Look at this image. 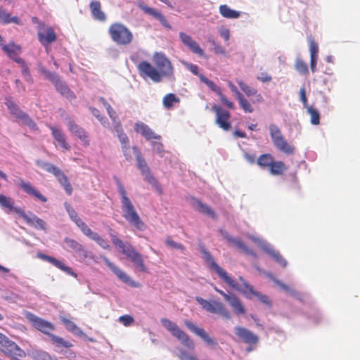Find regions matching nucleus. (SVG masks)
Instances as JSON below:
<instances>
[{"mask_svg": "<svg viewBox=\"0 0 360 360\" xmlns=\"http://www.w3.org/2000/svg\"><path fill=\"white\" fill-rule=\"evenodd\" d=\"M156 67L149 62L143 60L137 65L139 75L149 78L155 83L160 82L163 77H171L174 75V68L170 60L162 53H155L153 57Z\"/></svg>", "mask_w": 360, "mask_h": 360, "instance_id": "nucleus-1", "label": "nucleus"}, {"mask_svg": "<svg viewBox=\"0 0 360 360\" xmlns=\"http://www.w3.org/2000/svg\"><path fill=\"white\" fill-rule=\"evenodd\" d=\"M119 193L121 195V207L122 217L129 224L139 231H144L146 228L145 223L142 221L131 200L127 197V191L120 179L114 177Z\"/></svg>", "mask_w": 360, "mask_h": 360, "instance_id": "nucleus-2", "label": "nucleus"}, {"mask_svg": "<svg viewBox=\"0 0 360 360\" xmlns=\"http://www.w3.org/2000/svg\"><path fill=\"white\" fill-rule=\"evenodd\" d=\"M111 240L113 245L121 249L122 253L134 264L136 268L141 272H147L148 268L144 263L143 255L130 243H124L116 236H111Z\"/></svg>", "mask_w": 360, "mask_h": 360, "instance_id": "nucleus-3", "label": "nucleus"}, {"mask_svg": "<svg viewBox=\"0 0 360 360\" xmlns=\"http://www.w3.org/2000/svg\"><path fill=\"white\" fill-rule=\"evenodd\" d=\"M108 34L113 42L120 46L130 44L134 35L131 31L122 22L112 23L108 28Z\"/></svg>", "mask_w": 360, "mask_h": 360, "instance_id": "nucleus-4", "label": "nucleus"}, {"mask_svg": "<svg viewBox=\"0 0 360 360\" xmlns=\"http://www.w3.org/2000/svg\"><path fill=\"white\" fill-rule=\"evenodd\" d=\"M162 326L167 329L170 333L178 339L182 345L190 349L195 348L193 341L190 338L189 335L181 330L178 325L167 318H162L160 320Z\"/></svg>", "mask_w": 360, "mask_h": 360, "instance_id": "nucleus-5", "label": "nucleus"}, {"mask_svg": "<svg viewBox=\"0 0 360 360\" xmlns=\"http://www.w3.org/2000/svg\"><path fill=\"white\" fill-rule=\"evenodd\" d=\"M201 252L203 255L202 257L204 260L209 264L210 268L213 269L216 271L221 279H222L232 288L239 290L238 283L231 278L224 269L215 262L210 252H208L205 248H201Z\"/></svg>", "mask_w": 360, "mask_h": 360, "instance_id": "nucleus-6", "label": "nucleus"}, {"mask_svg": "<svg viewBox=\"0 0 360 360\" xmlns=\"http://www.w3.org/2000/svg\"><path fill=\"white\" fill-rule=\"evenodd\" d=\"M269 130L274 146L285 155H292L295 152V147L287 141L280 129L276 125L271 124L269 126Z\"/></svg>", "mask_w": 360, "mask_h": 360, "instance_id": "nucleus-7", "label": "nucleus"}, {"mask_svg": "<svg viewBox=\"0 0 360 360\" xmlns=\"http://www.w3.org/2000/svg\"><path fill=\"white\" fill-rule=\"evenodd\" d=\"M5 105L7 106L10 113L13 115L17 120L21 121L25 125L28 126L32 129H37V124L24 112L20 107L12 100L11 97L6 98Z\"/></svg>", "mask_w": 360, "mask_h": 360, "instance_id": "nucleus-8", "label": "nucleus"}, {"mask_svg": "<svg viewBox=\"0 0 360 360\" xmlns=\"http://www.w3.org/2000/svg\"><path fill=\"white\" fill-rule=\"evenodd\" d=\"M195 300L206 311L212 314H219L222 317L226 319H231L230 312L227 310V309L222 302L215 300L210 302L203 299L201 297H196Z\"/></svg>", "mask_w": 360, "mask_h": 360, "instance_id": "nucleus-9", "label": "nucleus"}, {"mask_svg": "<svg viewBox=\"0 0 360 360\" xmlns=\"http://www.w3.org/2000/svg\"><path fill=\"white\" fill-rule=\"evenodd\" d=\"M46 171L53 174L57 179L59 184L63 187L68 195L72 193V187L67 176L58 167L49 162H43L41 165Z\"/></svg>", "mask_w": 360, "mask_h": 360, "instance_id": "nucleus-10", "label": "nucleus"}, {"mask_svg": "<svg viewBox=\"0 0 360 360\" xmlns=\"http://www.w3.org/2000/svg\"><path fill=\"white\" fill-rule=\"evenodd\" d=\"M133 150L136 155V165L141 170L142 174L145 176V179L153 186L158 188L159 184L156 179L152 175L150 170L140 150L136 146L133 147Z\"/></svg>", "mask_w": 360, "mask_h": 360, "instance_id": "nucleus-11", "label": "nucleus"}, {"mask_svg": "<svg viewBox=\"0 0 360 360\" xmlns=\"http://www.w3.org/2000/svg\"><path fill=\"white\" fill-rule=\"evenodd\" d=\"M37 36L39 42L46 48L57 39L54 30L50 26H46L44 22H39Z\"/></svg>", "mask_w": 360, "mask_h": 360, "instance_id": "nucleus-12", "label": "nucleus"}, {"mask_svg": "<svg viewBox=\"0 0 360 360\" xmlns=\"http://www.w3.org/2000/svg\"><path fill=\"white\" fill-rule=\"evenodd\" d=\"M212 109L216 114L215 123L223 130L229 131L231 129V113L217 105H214Z\"/></svg>", "mask_w": 360, "mask_h": 360, "instance_id": "nucleus-13", "label": "nucleus"}, {"mask_svg": "<svg viewBox=\"0 0 360 360\" xmlns=\"http://www.w3.org/2000/svg\"><path fill=\"white\" fill-rule=\"evenodd\" d=\"M103 259L107 266L116 275L118 279L131 287L137 288L139 283L133 281L124 271L111 262L107 257H103Z\"/></svg>", "mask_w": 360, "mask_h": 360, "instance_id": "nucleus-14", "label": "nucleus"}, {"mask_svg": "<svg viewBox=\"0 0 360 360\" xmlns=\"http://www.w3.org/2000/svg\"><path fill=\"white\" fill-rule=\"evenodd\" d=\"M214 289L216 292L219 293L221 295L223 296L224 300L227 301L232 309H233L234 312L237 314H245L246 311L241 301L238 297H237L236 295L231 294H226L223 290L219 289L217 287L214 286Z\"/></svg>", "mask_w": 360, "mask_h": 360, "instance_id": "nucleus-15", "label": "nucleus"}, {"mask_svg": "<svg viewBox=\"0 0 360 360\" xmlns=\"http://www.w3.org/2000/svg\"><path fill=\"white\" fill-rule=\"evenodd\" d=\"M27 318L36 329L49 336L51 334V332L55 330L53 323L34 314H30Z\"/></svg>", "mask_w": 360, "mask_h": 360, "instance_id": "nucleus-16", "label": "nucleus"}, {"mask_svg": "<svg viewBox=\"0 0 360 360\" xmlns=\"http://www.w3.org/2000/svg\"><path fill=\"white\" fill-rule=\"evenodd\" d=\"M200 79L201 82L205 83L207 86L214 92L217 94L219 96L220 101L221 103L225 105L229 109H234L235 105L234 103L230 101H229L226 96L222 94L221 88L217 86L214 82L208 79L204 75H200Z\"/></svg>", "mask_w": 360, "mask_h": 360, "instance_id": "nucleus-17", "label": "nucleus"}, {"mask_svg": "<svg viewBox=\"0 0 360 360\" xmlns=\"http://www.w3.org/2000/svg\"><path fill=\"white\" fill-rule=\"evenodd\" d=\"M185 326L196 335L199 336L207 345L217 346V342L214 340L203 328H198L188 320L184 321Z\"/></svg>", "mask_w": 360, "mask_h": 360, "instance_id": "nucleus-18", "label": "nucleus"}, {"mask_svg": "<svg viewBox=\"0 0 360 360\" xmlns=\"http://www.w3.org/2000/svg\"><path fill=\"white\" fill-rule=\"evenodd\" d=\"M69 131L75 136H77L82 143L84 146H89V138L86 131L80 126H79L75 121L70 120L68 123Z\"/></svg>", "mask_w": 360, "mask_h": 360, "instance_id": "nucleus-19", "label": "nucleus"}, {"mask_svg": "<svg viewBox=\"0 0 360 360\" xmlns=\"http://www.w3.org/2000/svg\"><path fill=\"white\" fill-rule=\"evenodd\" d=\"M179 38L181 42L193 53L203 56L205 53L200 45L190 35L185 32H179Z\"/></svg>", "mask_w": 360, "mask_h": 360, "instance_id": "nucleus-20", "label": "nucleus"}, {"mask_svg": "<svg viewBox=\"0 0 360 360\" xmlns=\"http://www.w3.org/2000/svg\"><path fill=\"white\" fill-rule=\"evenodd\" d=\"M17 212L18 214H19L30 226H33L37 229H46L45 221L43 219L39 218L37 215L31 212H30V214H26L24 210H17Z\"/></svg>", "mask_w": 360, "mask_h": 360, "instance_id": "nucleus-21", "label": "nucleus"}, {"mask_svg": "<svg viewBox=\"0 0 360 360\" xmlns=\"http://www.w3.org/2000/svg\"><path fill=\"white\" fill-rule=\"evenodd\" d=\"M37 257L42 260L51 263L56 267L65 272L67 274L77 277V274L72 271L71 267L65 266L63 262L57 259L56 258L49 256L42 252H37Z\"/></svg>", "mask_w": 360, "mask_h": 360, "instance_id": "nucleus-22", "label": "nucleus"}, {"mask_svg": "<svg viewBox=\"0 0 360 360\" xmlns=\"http://www.w3.org/2000/svg\"><path fill=\"white\" fill-rule=\"evenodd\" d=\"M134 131L143 136L146 140H160L161 136L156 134L146 124L143 122H137L134 124Z\"/></svg>", "mask_w": 360, "mask_h": 360, "instance_id": "nucleus-23", "label": "nucleus"}, {"mask_svg": "<svg viewBox=\"0 0 360 360\" xmlns=\"http://www.w3.org/2000/svg\"><path fill=\"white\" fill-rule=\"evenodd\" d=\"M236 334L246 344L257 345L259 342V338L257 335L247 328L241 326H238L235 328Z\"/></svg>", "mask_w": 360, "mask_h": 360, "instance_id": "nucleus-24", "label": "nucleus"}, {"mask_svg": "<svg viewBox=\"0 0 360 360\" xmlns=\"http://www.w3.org/2000/svg\"><path fill=\"white\" fill-rule=\"evenodd\" d=\"M219 231L224 238H226L231 243L235 245L238 248L241 250L245 255L257 257L256 253H255L251 249H250L247 245H245L243 241L230 236L229 233L226 231L220 229L219 230Z\"/></svg>", "mask_w": 360, "mask_h": 360, "instance_id": "nucleus-25", "label": "nucleus"}, {"mask_svg": "<svg viewBox=\"0 0 360 360\" xmlns=\"http://www.w3.org/2000/svg\"><path fill=\"white\" fill-rule=\"evenodd\" d=\"M236 82L240 87L241 90L246 94L247 96H254V98L252 99V103H259L263 101L262 96L257 92V90L256 89L248 86L241 79H237Z\"/></svg>", "mask_w": 360, "mask_h": 360, "instance_id": "nucleus-26", "label": "nucleus"}, {"mask_svg": "<svg viewBox=\"0 0 360 360\" xmlns=\"http://www.w3.org/2000/svg\"><path fill=\"white\" fill-rule=\"evenodd\" d=\"M2 49L13 61L18 64L23 63L24 60L19 57V54L22 51L19 45H15L14 43H10L7 45L2 44Z\"/></svg>", "mask_w": 360, "mask_h": 360, "instance_id": "nucleus-27", "label": "nucleus"}, {"mask_svg": "<svg viewBox=\"0 0 360 360\" xmlns=\"http://www.w3.org/2000/svg\"><path fill=\"white\" fill-rule=\"evenodd\" d=\"M18 185L20 188L23 190L26 193L34 196L35 198L40 201L45 202L47 201V198L41 195L39 191H37L30 182L25 181L23 179H20Z\"/></svg>", "mask_w": 360, "mask_h": 360, "instance_id": "nucleus-28", "label": "nucleus"}, {"mask_svg": "<svg viewBox=\"0 0 360 360\" xmlns=\"http://www.w3.org/2000/svg\"><path fill=\"white\" fill-rule=\"evenodd\" d=\"M49 129L51 131V134L53 139L61 147V148L64 150H69L70 149V146L68 143L66 136L62 130L53 126H49Z\"/></svg>", "mask_w": 360, "mask_h": 360, "instance_id": "nucleus-29", "label": "nucleus"}, {"mask_svg": "<svg viewBox=\"0 0 360 360\" xmlns=\"http://www.w3.org/2000/svg\"><path fill=\"white\" fill-rule=\"evenodd\" d=\"M115 129L117 134L119 140L122 144V152L124 156H127V151L129 150V140L127 134L124 132L120 122H116Z\"/></svg>", "mask_w": 360, "mask_h": 360, "instance_id": "nucleus-30", "label": "nucleus"}, {"mask_svg": "<svg viewBox=\"0 0 360 360\" xmlns=\"http://www.w3.org/2000/svg\"><path fill=\"white\" fill-rule=\"evenodd\" d=\"M141 9L146 13L153 16V18H155V19L159 20V22L161 23V25L162 26H164L165 27H166L167 29L170 30L172 28L170 24L167 20L165 16L164 15H162L158 10L150 8V7H148L147 6H142Z\"/></svg>", "mask_w": 360, "mask_h": 360, "instance_id": "nucleus-31", "label": "nucleus"}, {"mask_svg": "<svg viewBox=\"0 0 360 360\" xmlns=\"http://www.w3.org/2000/svg\"><path fill=\"white\" fill-rule=\"evenodd\" d=\"M193 205L195 210L198 212L207 215L213 219H216L217 218V215L214 211L210 206L203 203L200 200L195 199Z\"/></svg>", "mask_w": 360, "mask_h": 360, "instance_id": "nucleus-32", "label": "nucleus"}, {"mask_svg": "<svg viewBox=\"0 0 360 360\" xmlns=\"http://www.w3.org/2000/svg\"><path fill=\"white\" fill-rule=\"evenodd\" d=\"M244 287L246 290H242L240 289V287L238 286V291H240L242 293L246 295L247 297L250 298L249 295H254L258 297L260 302L266 304H270V301L266 295H261L258 292H256L253 287L250 285L248 283H244Z\"/></svg>", "mask_w": 360, "mask_h": 360, "instance_id": "nucleus-33", "label": "nucleus"}, {"mask_svg": "<svg viewBox=\"0 0 360 360\" xmlns=\"http://www.w3.org/2000/svg\"><path fill=\"white\" fill-rule=\"evenodd\" d=\"M90 11L93 18L101 22L106 20V15L101 10V4L98 1H92L89 4Z\"/></svg>", "mask_w": 360, "mask_h": 360, "instance_id": "nucleus-34", "label": "nucleus"}, {"mask_svg": "<svg viewBox=\"0 0 360 360\" xmlns=\"http://www.w3.org/2000/svg\"><path fill=\"white\" fill-rule=\"evenodd\" d=\"M0 21L3 24L15 23L19 25H22V20L18 17H12L11 14L2 7H0Z\"/></svg>", "mask_w": 360, "mask_h": 360, "instance_id": "nucleus-35", "label": "nucleus"}, {"mask_svg": "<svg viewBox=\"0 0 360 360\" xmlns=\"http://www.w3.org/2000/svg\"><path fill=\"white\" fill-rule=\"evenodd\" d=\"M288 169V167L283 161H275L274 160L269 170L272 175L279 176L283 175Z\"/></svg>", "mask_w": 360, "mask_h": 360, "instance_id": "nucleus-36", "label": "nucleus"}, {"mask_svg": "<svg viewBox=\"0 0 360 360\" xmlns=\"http://www.w3.org/2000/svg\"><path fill=\"white\" fill-rule=\"evenodd\" d=\"M49 338L52 344L56 348L60 349V352H62L63 348H70L73 346L70 341L65 340L63 338L57 336L54 334L49 335Z\"/></svg>", "mask_w": 360, "mask_h": 360, "instance_id": "nucleus-37", "label": "nucleus"}, {"mask_svg": "<svg viewBox=\"0 0 360 360\" xmlns=\"http://www.w3.org/2000/svg\"><path fill=\"white\" fill-rule=\"evenodd\" d=\"M61 321L69 332L77 336L84 335L83 331L70 319L61 317Z\"/></svg>", "mask_w": 360, "mask_h": 360, "instance_id": "nucleus-38", "label": "nucleus"}, {"mask_svg": "<svg viewBox=\"0 0 360 360\" xmlns=\"http://www.w3.org/2000/svg\"><path fill=\"white\" fill-rule=\"evenodd\" d=\"M0 205L4 208H7L10 211L15 212L16 214H18L17 210H23L21 208L14 207L13 200L3 194H0Z\"/></svg>", "mask_w": 360, "mask_h": 360, "instance_id": "nucleus-39", "label": "nucleus"}, {"mask_svg": "<svg viewBox=\"0 0 360 360\" xmlns=\"http://www.w3.org/2000/svg\"><path fill=\"white\" fill-rule=\"evenodd\" d=\"M219 13L224 18L230 19H236L240 15L239 11L231 9L226 4L219 6Z\"/></svg>", "mask_w": 360, "mask_h": 360, "instance_id": "nucleus-40", "label": "nucleus"}, {"mask_svg": "<svg viewBox=\"0 0 360 360\" xmlns=\"http://www.w3.org/2000/svg\"><path fill=\"white\" fill-rule=\"evenodd\" d=\"M265 252L269 255L271 257H272L276 262H278L281 266L283 267H285L287 266V262L286 260L283 257L282 255H280V253L275 250H274L272 248L269 246L264 247Z\"/></svg>", "mask_w": 360, "mask_h": 360, "instance_id": "nucleus-41", "label": "nucleus"}, {"mask_svg": "<svg viewBox=\"0 0 360 360\" xmlns=\"http://www.w3.org/2000/svg\"><path fill=\"white\" fill-rule=\"evenodd\" d=\"M273 160L274 157L270 153H265L257 158V164L262 168L268 167L269 169Z\"/></svg>", "mask_w": 360, "mask_h": 360, "instance_id": "nucleus-42", "label": "nucleus"}, {"mask_svg": "<svg viewBox=\"0 0 360 360\" xmlns=\"http://www.w3.org/2000/svg\"><path fill=\"white\" fill-rule=\"evenodd\" d=\"M179 102V98L172 93L165 95L162 99V103L164 106L167 109L173 108L174 103Z\"/></svg>", "mask_w": 360, "mask_h": 360, "instance_id": "nucleus-43", "label": "nucleus"}, {"mask_svg": "<svg viewBox=\"0 0 360 360\" xmlns=\"http://www.w3.org/2000/svg\"><path fill=\"white\" fill-rule=\"evenodd\" d=\"M240 107L243 109V110L246 113H252L254 111V108L252 107L250 102L245 98L243 95L240 96L238 99H237Z\"/></svg>", "mask_w": 360, "mask_h": 360, "instance_id": "nucleus-44", "label": "nucleus"}, {"mask_svg": "<svg viewBox=\"0 0 360 360\" xmlns=\"http://www.w3.org/2000/svg\"><path fill=\"white\" fill-rule=\"evenodd\" d=\"M307 112L310 115V122L314 125H318L320 123V114L319 111L311 106L307 107Z\"/></svg>", "mask_w": 360, "mask_h": 360, "instance_id": "nucleus-45", "label": "nucleus"}, {"mask_svg": "<svg viewBox=\"0 0 360 360\" xmlns=\"http://www.w3.org/2000/svg\"><path fill=\"white\" fill-rule=\"evenodd\" d=\"M89 238L96 241L102 248L105 250H108L110 248V245L108 244V242L96 232H94L92 233V236Z\"/></svg>", "mask_w": 360, "mask_h": 360, "instance_id": "nucleus-46", "label": "nucleus"}, {"mask_svg": "<svg viewBox=\"0 0 360 360\" xmlns=\"http://www.w3.org/2000/svg\"><path fill=\"white\" fill-rule=\"evenodd\" d=\"M34 360H58L55 356H51L48 352L44 351H37L33 354Z\"/></svg>", "mask_w": 360, "mask_h": 360, "instance_id": "nucleus-47", "label": "nucleus"}, {"mask_svg": "<svg viewBox=\"0 0 360 360\" xmlns=\"http://www.w3.org/2000/svg\"><path fill=\"white\" fill-rule=\"evenodd\" d=\"M66 243L76 252L84 253V255L86 256V252L85 251L84 248L77 241L72 239H69L66 240Z\"/></svg>", "mask_w": 360, "mask_h": 360, "instance_id": "nucleus-48", "label": "nucleus"}, {"mask_svg": "<svg viewBox=\"0 0 360 360\" xmlns=\"http://www.w3.org/2000/svg\"><path fill=\"white\" fill-rule=\"evenodd\" d=\"M40 72L44 75V77L51 81L54 85L58 82L60 79V77L55 72H51L44 68H41Z\"/></svg>", "mask_w": 360, "mask_h": 360, "instance_id": "nucleus-49", "label": "nucleus"}, {"mask_svg": "<svg viewBox=\"0 0 360 360\" xmlns=\"http://www.w3.org/2000/svg\"><path fill=\"white\" fill-rule=\"evenodd\" d=\"M295 70L302 75H307L309 73L307 64L302 60L297 59L295 62Z\"/></svg>", "mask_w": 360, "mask_h": 360, "instance_id": "nucleus-50", "label": "nucleus"}, {"mask_svg": "<svg viewBox=\"0 0 360 360\" xmlns=\"http://www.w3.org/2000/svg\"><path fill=\"white\" fill-rule=\"evenodd\" d=\"M77 226L80 229L82 233L90 238L92 236L94 231L86 224V223L82 219H77V221L75 223Z\"/></svg>", "mask_w": 360, "mask_h": 360, "instance_id": "nucleus-51", "label": "nucleus"}, {"mask_svg": "<svg viewBox=\"0 0 360 360\" xmlns=\"http://www.w3.org/2000/svg\"><path fill=\"white\" fill-rule=\"evenodd\" d=\"M21 67V71L23 77H25V79L30 83H33V79L30 74V69L27 64L25 63V61L23 60V63H19Z\"/></svg>", "mask_w": 360, "mask_h": 360, "instance_id": "nucleus-52", "label": "nucleus"}, {"mask_svg": "<svg viewBox=\"0 0 360 360\" xmlns=\"http://www.w3.org/2000/svg\"><path fill=\"white\" fill-rule=\"evenodd\" d=\"M56 89L60 91L63 95H68L70 93V90L68 88V85L62 82L60 79L57 82L55 85Z\"/></svg>", "mask_w": 360, "mask_h": 360, "instance_id": "nucleus-53", "label": "nucleus"}, {"mask_svg": "<svg viewBox=\"0 0 360 360\" xmlns=\"http://www.w3.org/2000/svg\"><path fill=\"white\" fill-rule=\"evenodd\" d=\"M309 41V51L310 57H318L319 53V46L314 39L310 38Z\"/></svg>", "mask_w": 360, "mask_h": 360, "instance_id": "nucleus-54", "label": "nucleus"}, {"mask_svg": "<svg viewBox=\"0 0 360 360\" xmlns=\"http://www.w3.org/2000/svg\"><path fill=\"white\" fill-rule=\"evenodd\" d=\"M166 245L169 247H171L172 248H175V249H178V250H180L181 251H184L185 250V247L184 245H182L181 243H176L175 242L174 240H173L171 237H167V239H166Z\"/></svg>", "mask_w": 360, "mask_h": 360, "instance_id": "nucleus-55", "label": "nucleus"}, {"mask_svg": "<svg viewBox=\"0 0 360 360\" xmlns=\"http://www.w3.org/2000/svg\"><path fill=\"white\" fill-rule=\"evenodd\" d=\"M91 113L101 122L104 127L108 126L109 123L105 117L101 116L100 111L95 108H90Z\"/></svg>", "mask_w": 360, "mask_h": 360, "instance_id": "nucleus-56", "label": "nucleus"}, {"mask_svg": "<svg viewBox=\"0 0 360 360\" xmlns=\"http://www.w3.org/2000/svg\"><path fill=\"white\" fill-rule=\"evenodd\" d=\"M119 321L122 323L124 326H129L131 323H134V319L130 315H123L119 318Z\"/></svg>", "mask_w": 360, "mask_h": 360, "instance_id": "nucleus-57", "label": "nucleus"}, {"mask_svg": "<svg viewBox=\"0 0 360 360\" xmlns=\"http://www.w3.org/2000/svg\"><path fill=\"white\" fill-rule=\"evenodd\" d=\"M105 108H106L109 117L111 118L114 125L116 124V122H120L115 110H114L112 109V108L110 106V105H108V106Z\"/></svg>", "mask_w": 360, "mask_h": 360, "instance_id": "nucleus-58", "label": "nucleus"}, {"mask_svg": "<svg viewBox=\"0 0 360 360\" xmlns=\"http://www.w3.org/2000/svg\"><path fill=\"white\" fill-rule=\"evenodd\" d=\"M183 64L186 67V68L190 70L193 75H197L200 77L201 74H199L198 72V66L197 65H194L192 63H188L187 62H183Z\"/></svg>", "mask_w": 360, "mask_h": 360, "instance_id": "nucleus-59", "label": "nucleus"}, {"mask_svg": "<svg viewBox=\"0 0 360 360\" xmlns=\"http://www.w3.org/2000/svg\"><path fill=\"white\" fill-rule=\"evenodd\" d=\"M179 358L180 360H198V359L194 355L187 352L185 350L180 352Z\"/></svg>", "mask_w": 360, "mask_h": 360, "instance_id": "nucleus-60", "label": "nucleus"}, {"mask_svg": "<svg viewBox=\"0 0 360 360\" xmlns=\"http://www.w3.org/2000/svg\"><path fill=\"white\" fill-rule=\"evenodd\" d=\"M153 148L157 151L160 157H162L165 153L164 146L160 142H155L153 143Z\"/></svg>", "mask_w": 360, "mask_h": 360, "instance_id": "nucleus-61", "label": "nucleus"}, {"mask_svg": "<svg viewBox=\"0 0 360 360\" xmlns=\"http://www.w3.org/2000/svg\"><path fill=\"white\" fill-rule=\"evenodd\" d=\"M228 86L231 91L236 96L237 99H238V98L243 95L231 82H229Z\"/></svg>", "mask_w": 360, "mask_h": 360, "instance_id": "nucleus-62", "label": "nucleus"}, {"mask_svg": "<svg viewBox=\"0 0 360 360\" xmlns=\"http://www.w3.org/2000/svg\"><path fill=\"white\" fill-rule=\"evenodd\" d=\"M212 44L214 46V52L217 54H224V49L218 44H217L214 40L210 41Z\"/></svg>", "mask_w": 360, "mask_h": 360, "instance_id": "nucleus-63", "label": "nucleus"}, {"mask_svg": "<svg viewBox=\"0 0 360 360\" xmlns=\"http://www.w3.org/2000/svg\"><path fill=\"white\" fill-rule=\"evenodd\" d=\"M220 36L224 38L226 41H228L230 37V32L229 29L220 28L219 30Z\"/></svg>", "mask_w": 360, "mask_h": 360, "instance_id": "nucleus-64", "label": "nucleus"}]
</instances>
